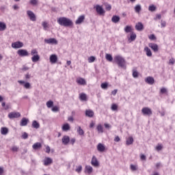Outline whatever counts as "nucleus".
I'll return each instance as SVG.
<instances>
[{"instance_id": "obj_16", "label": "nucleus", "mask_w": 175, "mask_h": 175, "mask_svg": "<svg viewBox=\"0 0 175 175\" xmlns=\"http://www.w3.org/2000/svg\"><path fill=\"white\" fill-rule=\"evenodd\" d=\"M28 122H29V120L27 118H23L21 120L20 125L21 126H27V125H28Z\"/></svg>"}, {"instance_id": "obj_24", "label": "nucleus", "mask_w": 175, "mask_h": 175, "mask_svg": "<svg viewBox=\"0 0 175 175\" xmlns=\"http://www.w3.org/2000/svg\"><path fill=\"white\" fill-rule=\"evenodd\" d=\"M86 117H90V118L94 117V111L91 109H88L85 111Z\"/></svg>"}, {"instance_id": "obj_2", "label": "nucleus", "mask_w": 175, "mask_h": 175, "mask_svg": "<svg viewBox=\"0 0 175 175\" xmlns=\"http://www.w3.org/2000/svg\"><path fill=\"white\" fill-rule=\"evenodd\" d=\"M114 59L119 68L126 69V61H125L124 57L117 55L114 57Z\"/></svg>"}, {"instance_id": "obj_60", "label": "nucleus", "mask_w": 175, "mask_h": 175, "mask_svg": "<svg viewBox=\"0 0 175 175\" xmlns=\"http://www.w3.org/2000/svg\"><path fill=\"white\" fill-rule=\"evenodd\" d=\"M25 77L26 80H28V79H31V75H29V73H27L25 75Z\"/></svg>"}, {"instance_id": "obj_63", "label": "nucleus", "mask_w": 175, "mask_h": 175, "mask_svg": "<svg viewBox=\"0 0 175 175\" xmlns=\"http://www.w3.org/2000/svg\"><path fill=\"white\" fill-rule=\"evenodd\" d=\"M169 64H171V65H174V59L172 58L169 60Z\"/></svg>"}, {"instance_id": "obj_14", "label": "nucleus", "mask_w": 175, "mask_h": 175, "mask_svg": "<svg viewBox=\"0 0 175 175\" xmlns=\"http://www.w3.org/2000/svg\"><path fill=\"white\" fill-rule=\"evenodd\" d=\"M62 142L64 146H68L69 142H70V138L68 135H64L62 139Z\"/></svg>"}, {"instance_id": "obj_44", "label": "nucleus", "mask_w": 175, "mask_h": 175, "mask_svg": "<svg viewBox=\"0 0 175 175\" xmlns=\"http://www.w3.org/2000/svg\"><path fill=\"white\" fill-rule=\"evenodd\" d=\"M130 169L133 171V172H135V170H137V167H136V165H133V164H131L130 165Z\"/></svg>"}, {"instance_id": "obj_12", "label": "nucleus", "mask_w": 175, "mask_h": 175, "mask_svg": "<svg viewBox=\"0 0 175 175\" xmlns=\"http://www.w3.org/2000/svg\"><path fill=\"white\" fill-rule=\"evenodd\" d=\"M77 83L79 85H87V81H85V79L79 77L77 79Z\"/></svg>"}, {"instance_id": "obj_61", "label": "nucleus", "mask_w": 175, "mask_h": 175, "mask_svg": "<svg viewBox=\"0 0 175 175\" xmlns=\"http://www.w3.org/2000/svg\"><path fill=\"white\" fill-rule=\"evenodd\" d=\"M156 150L157 151H161V150H162V146L161 145H158L157 147H156Z\"/></svg>"}, {"instance_id": "obj_21", "label": "nucleus", "mask_w": 175, "mask_h": 175, "mask_svg": "<svg viewBox=\"0 0 175 175\" xmlns=\"http://www.w3.org/2000/svg\"><path fill=\"white\" fill-rule=\"evenodd\" d=\"M144 28V26L143 25V23H142L141 22L137 23L135 25V29H137V31H143Z\"/></svg>"}, {"instance_id": "obj_29", "label": "nucleus", "mask_w": 175, "mask_h": 175, "mask_svg": "<svg viewBox=\"0 0 175 175\" xmlns=\"http://www.w3.org/2000/svg\"><path fill=\"white\" fill-rule=\"evenodd\" d=\"M80 100H83L84 102L87 101V94L85 93H82L79 94Z\"/></svg>"}, {"instance_id": "obj_35", "label": "nucleus", "mask_w": 175, "mask_h": 175, "mask_svg": "<svg viewBox=\"0 0 175 175\" xmlns=\"http://www.w3.org/2000/svg\"><path fill=\"white\" fill-rule=\"evenodd\" d=\"M6 29V23L0 22V31H5Z\"/></svg>"}, {"instance_id": "obj_30", "label": "nucleus", "mask_w": 175, "mask_h": 175, "mask_svg": "<svg viewBox=\"0 0 175 175\" xmlns=\"http://www.w3.org/2000/svg\"><path fill=\"white\" fill-rule=\"evenodd\" d=\"M40 59V56L39 55H33L31 57L32 62H38Z\"/></svg>"}, {"instance_id": "obj_17", "label": "nucleus", "mask_w": 175, "mask_h": 175, "mask_svg": "<svg viewBox=\"0 0 175 175\" xmlns=\"http://www.w3.org/2000/svg\"><path fill=\"white\" fill-rule=\"evenodd\" d=\"M18 83L19 84H24L23 86L25 87V88H26V90H29V88H31V83H29V82H25L24 81H18Z\"/></svg>"}, {"instance_id": "obj_11", "label": "nucleus", "mask_w": 175, "mask_h": 175, "mask_svg": "<svg viewBox=\"0 0 175 175\" xmlns=\"http://www.w3.org/2000/svg\"><path fill=\"white\" fill-rule=\"evenodd\" d=\"M148 46L150 49H152L154 53H158V51L159 50L158 44H157L155 43H149Z\"/></svg>"}, {"instance_id": "obj_37", "label": "nucleus", "mask_w": 175, "mask_h": 175, "mask_svg": "<svg viewBox=\"0 0 175 175\" xmlns=\"http://www.w3.org/2000/svg\"><path fill=\"white\" fill-rule=\"evenodd\" d=\"M53 106H54V102H53V100H49L48 102H46V107L49 109L53 107Z\"/></svg>"}, {"instance_id": "obj_58", "label": "nucleus", "mask_w": 175, "mask_h": 175, "mask_svg": "<svg viewBox=\"0 0 175 175\" xmlns=\"http://www.w3.org/2000/svg\"><path fill=\"white\" fill-rule=\"evenodd\" d=\"M12 150L14 152H17V151H18V148H17V146H14V147H12Z\"/></svg>"}, {"instance_id": "obj_10", "label": "nucleus", "mask_w": 175, "mask_h": 175, "mask_svg": "<svg viewBox=\"0 0 175 175\" xmlns=\"http://www.w3.org/2000/svg\"><path fill=\"white\" fill-rule=\"evenodd\" d=\"M43 163L44 166H50L53 163V159L50 157H45L43 160Z\"/></svg>"}, {"instance_id": "obj_18", "label": "nucleus", "mask_w": 175, "mask_h": 175, "mask_svg": "<svg viewBox=\"0 0 175 175\" xmlns=\"http://www.w3.org/2000/svg\"><path fill=\"white\" fill-rule=\"evenodd\" d=\"M49 59L51 64H55L58 61V57H57V55L53 54L50 56Z\"/></svg>"}, {"instance_id": "obj_4", "label": "nucleus", "mask_w": 175, "mask_h": 175, "mask_svg": "<svg viewBox=\"0 0 175 175\" xmlns=\"http://www.w3.org/2000/svg\"><path fill=\"white\" fill-rule=\"evenodd\" d=\"M27 14L31 21H36V15H35V13H33V12L31 10H27Z\"/></svg>"}, {"instance_id": "obj_64", "label": "nucleus", "mask_w": 175, "mask_h": 175, "mask_svg": "<svg viewBox=\"0 0 175 175\" xmlns=\"http://www.w3.org/2000/svg\"><path fill=\"white\" fill-rule=\"evenodd\" d=\"M120 137L116 136L114 139V142H116L117 143H118V142H120Z\"/></svg>"}, {"instance_id": "obj_7", "label": "nucleus", "mask_w": 175, "mask_h": 175, "mask_svg": "<svg viewBox=\"0 0 175 175\" xmlns=\"http://www.w3.org/2000/svg\"><path fill=\"white\" fill-rule=\"evenodd\" d=\"M17 54L19 57H27L28 51L25 49H19L17 51Z\"/></svg>"}, {"instance_id": "obj_26", "label": "nucleus", "mask_w": 175, "mask_h": 175, "mask_svg": "<svg viewBox=\"0 0 175 175\" xmlns=\"http://www.w3.org/2000/svg\"><path fill=\"white\" fill-rule=\"evenodd\" d=\"M1 135H6L8 133H9V129L6 127H1Z\"/></svg>"}, {"instance_id": "obj_59", "label": "nucleus", "mask_w": 175, "mask_h": 175, "mask_svg": "<svg viewBox=\"0 0 175 175\" xmlns=\"http://www.w3.org/2000/svg\"><path fill=\"white\" fill-rule=\"evenodd\" d=\"M50 151H51L50 146H47L46 147V152L47 154H50Z\"/></svg>"}, {"instance_id": "obj_32", "label": "nucleus", "mask_w": 175, "mask_h": 175, "mask_svg": "<svg viewBox=\"0 0 175 175\" xmlns=\"http://www.w3.org/2000/svg\"><path fill=\"white\" fill-rule=\"evenodd\" d=\"M70 129V126H69V124L66 123L63 125L62 126V130L64 131L65 132H68Z\"/></svg>"}, {"instance_id": "obj_31", "label": "nucleus", "mask_w": 175, "mask_h": 175, "mask_svg": "<svg viewBox=\"0 0 175 175\" xmlns=\"http://www.w3.org/2000/svg\"><path fill=\"white\" fill-rule=\"evenodd\" d=\"M85 170L88 174H91V173H92L94 169L90 165H86Z\"/></svg>"}, {"instance_id": "obj_49", "label": "nucleus", "mask_w": 175, "mask_h": 175, "mask_svg": "<svg viewBox=\"0 0 175 175\" xmlns=\"http://www.w3.org/2000/svg\"><path fill=\"white\" fill-rule=\"evenodd\" d=\"M95 61V57L94 56H90L88 58V62L91 63V62H94Z\"/></svg>"}, {"instance_id": "obj_36", "label": "nucleus", "mask_w": 175, "mask_h": 175, "mask_svg": "<svg viewBox=\"0 0 175 175\" xmlns=\"http://www.w3.org/2000/svg\"><path fill=\"white\" fill-rule=\"evenodd\" d=\"M96 129H97L98 133H103V126H102V124H98L96 126Z\"/></svg>"}, {"instance_id": "obj_42", "label": "nucleus", "mask_w": 175, "mask_h": 175, "mask_svg": "<svg viewBox=\"0 0 175 175\" xmlns=\"http://www.w3.org/2000/svg\"><path fill=\"white\" fill-rule=\"evenodd\" d=\"M42 25L44 31H46L47 29V28H49V23H47V22H42Z\"/></svg>"}, {"instance_id": "obj_46", "label": "nucleus", "mask_w": 175, "mask_h": 175, "mask_svg": "<svg viewBox=\"0 0 175 175\" xmlns=\"http://www.w3.org/2000/svg\"><path fill=\"white\" fill-rule=\"evenodd\" d=\"M52 111H53V113H57L59 111V108L57 106H55L52 107Z\"/></svg>"}, {"instance_id": "obj_34", "label": "nucleus", "mask_w": 175, "mask_h": 175, "mask_svg": "<svg viewBox=\"0 0 175 175\" xmlns=\"http://www.w3.org/2000/svg\"><path fill=\"white\" fill-rule=\"evenodd\" d=\"M134 10L136 13H140V11L142 10V5H140L139 4L136 5L134 8Z\"/></svg>"}, {"instance_id": "obj_41", "label": "nucleus", "mask_w": 175, "mask_h": 175, "mask_svg": "<svg viewBox=\"0 0 175 175\" xmlns=\"http://www.w3.org/2000/svg\"><path fill=\"white\" fill-rule=\"evenodd\" d=\"M111 109L113 111L118 110V106L116 104H113L111 107Z\"/></svg>"}, {"instance_id": "obj_56", "label": "nucleus", "mask_w": 175, "mask_h": 175, "mask_svg": "<svg viewBox=\"0 0 175 175\" xmlns=\"http://www.w3.org/2000/svg\"><path fill=\"white\" fill-rule=\"evenodd\" d=\"M70 144H72V146H73V144H75V143H76V139L75 138H72L70 140Z\"/></svg>"}, {"instance_id": "obj_45", "label": "nucleus", "mask_w": 175, "mask_h": 175, "mask_svg": "<svg viewBox=\"0 0 175 175\" xmlns=\"http://www.w3.org/2000/svg\"><path fill=\"white\" fill-rule=\"evenodd\" d=\"M124 31L125 32H126V33H129V32H131V31H132V27H131L130 26H126L124 28Z\"/></svg>"}, {"instance_id": "obj_3", "label": "nucleus", "mask_w": 175, "mask_h": 175, "mask_svg": "<svg viewBox=\"0 0 175 175\" xmlns=\"http://www.w3.org/2000/svg\"><path fill=\"white\" fill-rule=\"evenodd\" d=\"M142 113L143 116H148V117L152 116V111L147 107L142 108Z\"/></svg>"}, {"instance_id": "obj_27", "label": "nucleus", "mask_w": 175, "mask_h": 175, "mask_svg": "<svg viewBox=\"0 0 175 175\" xmlns=\"http://www.w3.org/2000/svg\"><path fill=\"white\" fill-rule=\"evenodd\" d=\"M144 51L146 53L147 57H152V53L151 52V49L148 48V46L144 48Z\"/></svg>"}, {"instance_id": "obj_5", "label": "nucleus", "mask_w": 175, "mask_h": 175, "mask_svg": "<svg viewBox=\"0 0 175 175\" xmlns=\"http://www.w3.org/2000/svg\"><path fill=\"white\" fill-rule=\"evenodd\" d=\"M21 117L20 112H11L8 114V118L13 120V118H19Z\"/></svg>"}, {"instance_id": "obj_48", "label": "nucleus", "mask_w": 175, "mask_h": 175, "mask_svg": "<svg viewBox=\"0 0 175 175\" xmlns=\"http://www.w3.org/2000/svg\"><path fill=\"white\" fill-rule=\"evenodd\" d=\"M83 167L81 165H79L77 168L75 170V172H77V173H81Z\"/></svg>"}, {"instance_id": "obj_19", "label": "nucleus", "mask_w": 175, "mask_h": 175, "mask_svg": "<svg viewBox=\"0 0 175 175\" xmlns=\"http://www.w3.org/2000/svg\"><path fill=\"white\" fill-rule=\"evenodd\" d=\"M33 150H40L42 148V144L40 142H36L32 146Z\"/></svg>"}, {"instance_id": "obj_8", "label": "nucleus", "mask_w": 175, "mask_h": 175, "mask_svg": "<svg viewBox=\"0 0 175 175\" xmlns=\"http://www.w3.org/2000/svg\"><path fill=\"white\" fill-rule=\"evenodd\" d=\"M44 42L46 43L47 44H57L58 41L55 40V38H45L44 39Z\"/></svg>"}, {"instance_id": "obj_52", "label": "nucleus", "mask_w": 175, "mask_h": 175, "mask_svg": "<svg viewBox=\"0 0 175 175\" xmlns=\"http://www.w3.org/2000/svg\"><path fill=\"white\" fill-rule=\"evenodd\" d=\"M160 92L161 94H166L167 92V90H166V88H163L161 89Z\"/></svg>"}, {"instance_id": "obj_20", "label": "nucleus", "mask_w": 175, "mask_h": 175, "mask_svg": "<svg viewBox=\"0 0 175 175\" xmlns=\"http://www.w3.org/2000/svg\"><path fill=\"white\" fill-rule=\"evenodd\" d=\"M85 18V16H84V15L80 16L77 18V20L75 21V24H77V25H80V24H81V23H83V21H84Z\"/></svg>"}, {"instance_id": "obj_33", "label": "nucleus", "mask_w": 175, "mask_h": 175, "mask_svg": "<svg viewBox=\"0 0 175 175\" xmlns=\"http://www.w3.org/2000/svg\"><path fill=\"white\" fill-rule=\"evenodd\" d=\"M129 40H131L130 42H135L136 40V33L132 32L130 36V39Z\"/></svg>"}, {"instance_id": "obj_25", "label": "nucleus", "mask_w": 175, "mask_h": 175, "mask_svg": "<svg viewBox=\"0 0 175 175\" xmlns=\"http://www.w3.org/2000/svg\"><path fill=\"white\" fill-rule=\"evenodd\" d=\"M120 16L117 15H113L111 18L112 23H114L115 24H117V23H120Z\"/></svg>"}, {"instance_id": "obj_13", "label": "nucleus", "mask_w": 175, "mask_h": 175, "mask_svg": "<svg viewBox=\"0 0 175 175\" xmlns=\"http://www.w3.org/2000/svg\"><path fill=\"white\" fill-rule=\"evenodd\" d=\"M91 163L94 167H98V166H99V161H98V159H96L95 156H93Z\"/></svg>"}, {"instance_id": "obj_9", "label": "nucleus", "mask_w": 175, "mask_h": 175, "mask_svg": "<svg viewBox=\"0 0 175 175\" xmlns=\"http://www.w3.org/2000/svg\"><path fill=\"white\" fill-rule=\"evenodd\" d=\"M96 11L100 16H103L105 14V10H103V8L99 5L96 6Z\"/></svg>"}, {"instance_id": "obj_23", "label": "nucleus", "mask_w": 175, "mask_h": 175, "mask_svg": "<svg viewBox=\"0 0 175 175\" xmlns=\"http://www.w3.org/2000/svg\"><path fill=\"white\" fill-rule=\"evenodd\" d=\"M31 126L35 129H39L40 128V124H39V122H38V121L33 120L32 122Z\"/></svg>"}, {"instance_id": "obj_38", "label": "nucleus", "mask_w": 175, "mask_h": 175, "mask_svg": "<svg viewBox=\"0 0 175 175\" xmlns=\"http://www.w3.org/2000/svg\"><path fill=\"white\" fill-rule=\"evenodd\" d=\"M77 132L80 135V136H83L84 135V131L81 129V126H79Z\"/></svg>"}, {"instance_id": "obj_43", "label": "nucleus", "mask_w": 175, "mask_h": 175, "mask_svg": "<svg viewBox=\"0 0 175 175\" xmlns=\"http://www.w3.org/2000/svg\"><path fill=\"white\" fill-rule=\"evenodd\" d=\"M108 86H109V83H103L100 85V87H101V88H103V90H106Z\"/></svg>"}, {"instance_id": "obj_39", "label": "nucleus", "mask_w": 175, "mask_h": 175, "mask_svg": "<svg viewBox=\"0 0 175 175\" xmlns=\"http://www.w3.org/2000/svg\"><path fill=\"white\" fill-rule=\"evenodd\" d=\"M105 58L109 62H111V61H113V56H111V55H110L109 53L106 54Z\"/></svg>"}, {"instance_id": "obj_51", "label": "nucleus", "mask_w": 175, "mask_h": 175, "mask_svg": "<svg viewBox=\"0 0 175 175\" xmlns=\"http://www.w3.org/2000/svg\"><path fill=\"white\" fill-rule=\"evenodd\" d=\"M31 55H38V51H36V49H33L31 50Z\"/></svg>"}, {"instance_id": "obj_57", "label": "nucleus", "mask_w": 175, "mask_h": 175, "mask_svg": "<svg viewBox=\"0 0 175 175\" xmlns=\"http://www.w3.org/2000/svg\"><path fill=\"white\" fill-rule=\"evenodd\" d=\"M117 92H118V90L115 89L114 90H113L111 92V95H113V96H114L117 95Z\"/></svg>"}, {"instance_id": "obj_1", "label": "nucleus", "mask_w": 175, "mask_h": 175, "mask_svg": "<svg viewBox=\"0 0 175 175\" xmlns=\"http://www.w3.org/2000/svg\"><path fill=\"white\" fill-rule=\"evenodd\" d=\"M57 23L61 27H72L73 25V21L65 16L59 17L57 19Z\"/></svg>"}, {"instance_id": "obj_53", "label": "nucleus", "mask_w": 175, "mask_h": 175, "mask_svg": "<svg viewBox=\"0 0 175 175\" xmlns=\"http://www.w3.org/2000/svg\"><path fill=\"white\" fill-rule=\"evenodd\" d=\"M133 77L136 78V77H139V73L137 72V71H133Z\"/></svg>"}, {"instance_id": "obj_55", "label": "nucleus", "mask_w": 175, "mask_h": 175, "mask_svg": "<svg viewBox=\"0 0 175 175\" xmlns=\"http://www.w3.org/2000/svg\"><path fill=\"white\" fill-rule=\"evenodd\" d=\"M22 137L23 139H28V133H27L26 132L23 133V134L22 135Z\"/></svg>"}, {"instance_id": "obj_22", "label": "nucleus", "mask_w": 175, "mask_h": 175, "mask_svg": "<svg viewBox=\"0 0 175 175\" xmlns=\"http://www.w3.org/2000/svg\"><path fill=\"white\" fill-rule=\"evenodd\" d=\"M97 150L98 151H99L100 152H103V151H105V145L102 144H98L97 145Z\"/></svg>"}, {"instance_id": "obj_40", "label": "nucleus", "mask_w": 175, "mask_h": 175, "mask_svg": "<svg viewBox=\"0 0 175 175\" xmlns=\"http://www.w3.org/2000/svg\"><path fill=\"white\" fill-rule=\"evenodd\" d=\"M155 10H157V7H155V5H152L148 7L149 12H155Z\"/></svg>"}, {"instance_id": "obj_50", "label": "nucleus", "mask_w": 175, "mask_h": 175, "mask_svg": "<svg viewBox=\"0 0 175 175\" xmlns=\"http://www.w3.org/2000/svg\"><path fill=\"white\" fill-rule=\"evenodd\" d=\"M161 28H165V27H166V21L161 20Z\"/></svg>"}, {"instance_id": "obj_15", "label": "nucleus", "mask_w": 175, "mask_h": 175, "mask_svg": "<svg viewBox=\"0 0 175 175\" xmlns=\"http://www.w3.org/2000/svg\"><path fill=\"white\" fill-rule=\"evenodd\" d=\"M145 81L146 83H147V84H150V85H152V84H154V83H155V80L154 79V77H148L145 79Z\"/></svg>"}, {"instance_id": "obj_62", "label": "nucleus", "mask_w": 175, "mask_h": 175, "mask_svg": "<svg viewBox=\"0 0 175 175\" xmlns=\"http://www.w3.org/2000/svg\"><path fill=\"white\" fill-rule=\"evenodd\" d=\"M106 10H107L108 12L111 10V5H106Z\"/></svg>"}, {"instance_id": "obj_47", "label": "nucleus", "mask_w": 175, "mask_h": 175, "mask_svg": "<svg viewBox=\"0 0 175 175\" xmlns=\"http://www.w3.org/2000/svg\"><path fill=\"white\" fill-rule=\"evenodd\" d=\"M30 5H33V6H36V5H38V0H30Z\"/></svg>"}, {"instance_id": "obj_28", "label": "nucleus", "mask_w": 175, "mask_h": 175, "mask_svg": "<svg viewBox=\"0 0 175 175\" xmlns=\"http://www.w3.org/2000/svg\"><path fill=\"white\" fill-rule=\"evenodd\" d=\"M126 146H131V144H133V137H129L126 139Z\"/></svg>"}, {"instance_id": "obj_6", "label": "nucleus", "mask_w": 175, "mask_h": 175, "mask_svg": "<svg viewBox=\"0 0 175 175\" xmlns=\"http://www.w3.org/2000/svg\"><path fill=\"white\" fill-rule=\"evenodd\" d=\"M23 46L24 43L20 41L15 42L12 44V49H21V47H23Z\"/></svg>"}, {"instance_id": "obj_54", "label": "nucleus", "mask_w": 175, "mask_h": 175, "mask_svg": "<svg viewBox=\"0 0 175 175\" xmlns=\"http://www.w3.org/2000/svg\"><path fill=\"white\" fill-rule=\"evenodd\" d=\"M149 39H150V40H155V39H157V37H155V35L151 34V35L149 36Z\"/></svg>"}]
</instances>
